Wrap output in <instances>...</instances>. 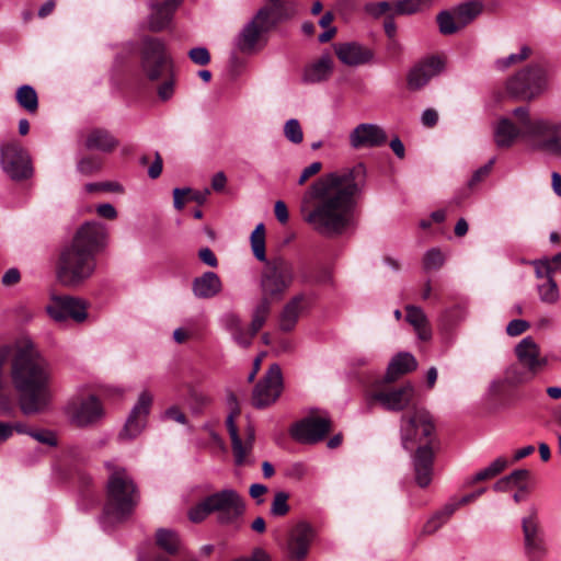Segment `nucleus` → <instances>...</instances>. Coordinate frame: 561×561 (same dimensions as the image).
I'll return each instance as SVG.
<instances>
[{"label": "nucleus", "instance_id": "obj_1", "mask_svg": "<svg viewBox=\"0 0 561 561\" xmlns=\"http://www.w3.org/2000/svg\"><path fill=\"white\" fill-rule=\"evenodd\" d=\"M365 185L363 163L319 176L304 193V220L321 236H341L354 222L357 198Z\"/></svg>", "mask_w": 561, "mask_h": 561}, {"label": "nucleus", "instance_id": "obj_2", "mask_svg": "<svg viewBox=\"0 0 561 561\" xmlns=\"http://www.w3.org/2000/svg\"><path fill=\"white\" fill-rule=\"evenodd\" d=\"M515 123L501 117L494 126V141L499 148H511L522 138L530 150L561 159V121L533 117L528 106L512 111Z\"/></svg>", "mask_w": 561, "mask_h": 561}, {"label": "nucleus", "instance_id": "obj_3", "mask_svg": "<svg viewBox=\"0 0 561 561\" xmlns=\"http://www.w3.org/2000/svg\"><path fill=\"white\" fill-rule=\"evenodd\" d=\"M11 377L24 414H36L48 407L51 398L48 364L33 343L26 342L18 348Z\"/></svg>", "mask_w": 561, "mask_h": 561}, {"label": "nucleus", "instance_id": "obj_4", "mask_svg": "<svg viewBox=\"0 0 561 561\" xmlns=\"http://www.w3.org/2000/svg\"><path fill=\"white\" fill-rule=\"evenodd\" d=\"M105 240L106 229L101 222H84L60 253L57 266L59 282L76 287L89 279L96 270V253Z\"/></svg>", "mask_w": 561, "mask_h": 561}, {"label": "nucleus", "instance_id": "obj_5", "mask_svg": "<svg viewBox=\"0 0 561 561\" xmlns=\"http://www.w3.org/2000/svg\"><path fill=\"white\" fill-rule=\"evenodd\" d=\"M251 249L254 257L264 262L260 275L262 298L268 301L283 299L294 283V267L291 263L283 256L266 259L265 229L262 222L252 231Z\"/></svg>", "mask_w": 561, "mask_h": 561}, {"label": "nucleus", "instance_id": "obj_6", "mask_svg": "<svg viewBox=\"0 0 561 561\" xmlns=\"http://www.w3.org/2000/svg\"><path fill=\"white\" fill-rule=\"evenodd\" d=\"M108 470L107 500L100 523L107 530L129 517L139 501V494L127 470L112 461L105 462Z\"/></svg>", "mask_w": 561, "mask_h": 561}, {"label": "nucleus", "instance_id": "obj_7", "mask_svg": "<svg viewBox=\"0 0 561 561\" xmlns=\"http://www.w3.org/2000/svg\"><path fill=\"white\" fill-rule=\"evenodd\" d=\"M245 505L242 496L232 488L216 491L188 511V518L193 523H201L209 515H215L218 524L231 525L244 513Z\"/></svg>", "mask_w": 561, "mask_h": 561}, {"label": "nucleus", "instance_id": "obj_8", "mask_svg": "<svg viewBox=\"0 0 561 561\" xmlns=\"http://www.w3.org/2000/svg\"><path fill=\"white\" fill-rule=\"evenodd\" d=\"M435 424L431 413L424 408H413L400 419V440L403 449L412 451L419 446L433 445Z\"/></svg>", "mask_w": 561, "mask_h": 561}, {"label": "nucleus", "instance_id": "obj_9", "mask_svg": "<svg viewBox=\"0 0 561 561\" xmlns=\"http://www.w3.org/2000/svg\"><path fill=\"white\" fill-rule=\"evenodd\" d=\"M274 13V8L263 7L243 25L234 38V47L239 53L252 55L266 45L265 35L276 24Z\"/></svg>", "mask_w": 561, "mask_h": 561}, {"label": "nucleus", "instance_id": "obj_10", "mask_svg": "<svg viewBox=\"0 0 561 561\" xmlns=\"http://www.w3.org/2000/svg\"><path fill=\"white\" fill-rule=\"evenodd\" d=\"M228 403L231 408V411L226 419V426L231 439V448L234 462L237 466L252 465L254 463V459L252 458V450L255 440V428L253 424L248 421L243 428L242 435H240L234 422V419L240 413L234 394L229 396Z\"/></svg>", "mask_w": 561, "mask_h": 561}, {"label": "nucleus", "instance_id": "obj_11", "mask_svg": "<svg viewBox=\"0 0 561 561\" xmlns=\"http://www.w3.org/2000/svg\"><path fill=\"white\" fill-rule=\"evenodd\" d=\"M548 87L546 71L539 65H529L506 82V89L513 96L530 101L542 94Z\"/></svg>", "mask_w": 561, "mask_h": 561}, {"label": "nucleus", "instance_id": "obj_12", "mask_svg": "<svg viewBox=\"0 0 561 561\" xmlns=\"http://www.w3.org/2000/svg\"><path fill=\"white\" fill-rule=\"evenodd\" d=\"M0 168L5 176L14 182L27 181L35 172L31 154L15 141L1 145Z\"/></svg>", "mask_w": 561, "mask_h": 561}, {"label": "nucleus", "instance_id": "obj_13", "mask_svg": "<svg viewBox=\"0 0 561 561\" xmlns=\"http://www.w3.org/2000/svg\"><path fill=\"white\" fill-rule=\"evenodd\" d=\"M518 364L524 371H511L514 382L523 383L535 378L548 365V358L541 355L540 346L531 336L522 339L514 347Z\"/></svg>", "mask_w": 561, "mask_h": 561}, {"label": "nucleus", "instance_id": "obj_14", "mask_svg": "<svg viewBox=\"0 0 561 561\" xmlns=\"http://www.w3.org/2000/svg\"><path fill=\"white\" fill-rule=\"evenodd\" d=\"M140 68L151 81L158 80L164 67L171 61L162 38L144 36L139 43Z\"/></svg>", "mask_w": 561, "mask_h": 561}, {"label": "nucleus", "instance_id": "obj_15", "mask_svg": "<svg viewBox=\"0 0 561 561\" xmlns=\"http://www.w3.org/2000/svg\"><path fill=\"white\" fill-rule=\"evenodd\" d=\"M414 393V387L410 382L400 387L380 385L369 392L368 401L378 403L386 411L400 412L411 404Z\"/></svg>", "mask_w": 561, "mask_h": 561}, {"label": "nucleus", "instance_id": "obj_16", "mask_svg": "<svg viewBox=\"0 0 561 561\" xmlns=\"http://www.w3.org/2000/svg\"><path fill=\"white\" fill-rule=\"evenodd\" d=\"M65 412L69 421L78 427L90 426L103 416L102 404L92 394L71 399L67 403Z\"/></svg>", "mask_w": 561, "mask_h": 561}, {"label": "nucleus", "instance_id": "obj_17", "mask_svg": "<svg viewBox=\"0 0 561 561\" xmlns=\"http://www.w3.org/2000/svg\"><path fill=\"white\" fill-rule=\"evenodd\" d=\"M152 401L153 396L148 390H144L139 393L138 400L134 404L126 423L118 435L119 439L133 440L141 434L146 427Z\"/></svg>", "mask_w": 561, "mask_h": 561}, {"label": "nucleus", "instance_id": "obj_18", "mask_svg": "<svg viewBox=\"0 0 561 561\" xmlns=\"http://www.w3.org/2000/svg\"><path fill=\"white\" fill-rule=\"evenodd\" d=\"M49 317L56 322L67 319L81 323L88 318L87 305L83 300L71 296H55L46 306Z\"/></svg>", "mask_w": 561, "mask_h": 561}, {"label": "nucleus", "instance_id": "obj_19", "mask_svg": "<svg viewBox=\"0 0 561 561\" xmlns=\"http://www.w3.org/2000/svg\"><path fill=\"white\" fill-rule=\"evenodd\" d=\"M282 387L283 376L280 367L277 364H273L253 390V405L261 409L274 403L280 394Z\"/></svg>", "mask_w": 561, "mask_h": 561}, {"label": "nucleus", "instance_id": "obj_20", "mask_svg": "<svg viewBox=\"0 0 561 561\" xmlns=\"http://www.w3.org/2000/svg\"><path fill=\"white\" fill-rule=\"evenodd\" d=\"M331 421L324 416H306L295 423L290 430L291 437L301 444L321 442L330 432Z\"/></svg>", "mask_w": 561, "mask_h": 561}, {"label": "nucleus", "instance_id": "obj_21", "mask_svg": "<svg viewBox=\"0 0 561 561\" xmlns=\"http://www.w3.org/2000/svg\"><path fill=\"white\" fill-rule=\"evenodd\" d=\"M522 526L526 553L531 561H539L546 554V543L536 513L525 516Z\"/></svg>", "mask_w": 561, "mask_h": 561}, {"label": "nucleus", "instance_id": "obj_22", "mask_svg": "<svg viewBox=\"0 0 561 561\" xmlns=\"http://www.w3.org/2000/svg\"><path fill=\"white\" fill-rule=\"evenodd\" d=\"M444 70V61L437 56H431L415 64L408 72L407 83L412 91L424 88L434 77Z\"/></svg>", "mask_w": 561, "mask_h": 561}, {"label": "nucleus", "instance_id": "obj_23", "mask_svg": "<svg viewBox=\"0 0 561 561\" xmlns=\"http://www.w3.org/2000/svg\"><path fill=\"white\" fill-rule=\"evenodd\" d=\"M316 537L314 528L305 522L298 523L290 531L287 540V552L291 560L304 561Z\"/></svg>", "mask_w": 561, "mask_h": 561}, {"label": "nucleus", "instance_id": "obj_24", "mask_svg": "<svg viewBox=\"0 0 561 561\" xmlns=\"http://www.w3.org/2000/svg\"><path fill=\"white\" fill-rule=\"evenodd\" d=\"M350 146L355 149L376 148L387 141V134L377 124H358L348 135Z\"/></svg>", "mask_w": 561, "mask_h": 561}, {"label": "nucleus", "instance_id": "obj_25", "mask_svg": "<svg viewBox=\"0 0 561 561\" xmlns=\"http://www.w3.org/2000/svg\"><path fill=\"white\" fill-rule=\"evenodd\" d=\"M414 449L415 451L412 454L414 480L420 488H426L433 479L435 458L433 445L426 442L425 445Z\"/></svg>", "mask_w": 561, "mask_h": 561}, {"label": "nucleus", "instance_id": "obj_26", "mask_svg": "<svg viewBox=\"0 0 561 561\" xmlns=\"http://www.w3.org/2000/svg\"><path fill=\"white\" fill-rule=\"evenodd\" d=\"M333 47L339 60L348 67L369 64L374 59V51L357 42L336 43Z\"/></svg>", "mask_w": 561, "mask_h": 561}, {"label": "nucleus", "instance_id": "obj_27", "mask_svg": "<svg viewBox=\"0 0 561 561\" xmlns=\"http://www.w3.org/2000/svg\"><path fill=\"white\" fill-rule=\"evenodd\" d=\"M310 304L309 297L305 293H299L291 297L283 307L279 316V329L289 332L296 327L301 312Z\"/></svg>", "mask_w": 561, "mask_h": 561}, {"label": "nucleus", "instance_id": "obj_28", "mask_svg": "<svg viewBox=\"0 0 561 561\" xmlns=\"http://www.w3.org/2000/svg\"><path fill=\"white\" fill-rule=\"evenodd\" d=\"M333 71V59L329 54L321 55L317 60L305 67L302 82L314 84L327 81Z\"/></svg>", "mask_w": 561, "mask_h": 561}, {"label": "nucleus", "instance_id": "obj_29", "mask_svg": "<svg viewBox=\"0 0 561 561\" xmlns=\"http://www.w3.org/2000/svg\"><path fill=\"white\" fill-rule=\"evenodd\" d=\"M416 367L417 362L411 353H399L390 360L385 379L388 382H392L400 376L416 369Z\"/></svg>", "mask_w": 561, "mask_h": 561}, {"label": "nucleus", "instance_id": "obj_30", "mask_svg": "<svg viewBox=\"0 0 561 561\" xmlns=\"http://www.w3.org/2000/svg\"><path fill=\"white\" fill-rule=\"evenodd\" d=\"M221 290V280L214 272H205L193 282V293L197 298H211Z\"/></svg>", "mask_w": 561, "mask_h": 561}, {"label": "nucleus", "instance_id": "obj_31", "mask_svg": "<svg viewBox=\"0 0 561 561\" xmlns=\"http://www.w3.org/2000/svg\"><path fill=\"white\" fill-rule=\"evenodd\" d=\"M118 146V140L105 129H93L85 139V147L90 150L111 152Z\"/></svg>", "mask_w": 561, "mask_h": 561}, {"label": "nucleus", "instance_id": "obj_32", "mask_svg": "<svg viewBox=\"0 0 561 561\" xmlns=\"http://www.w3.org/2000/svg\"><path fill=\"white\" fill-rule=\"evenodd\" d=\"M156 543L161 550L170 556L182 554L184 551V546L180 536L171 529H158L156 533Z\"/></svg>", "mask_w": 561, "mask_h": 561}, {"label": "nucleus", "instance_id": "obj_33", "mask_svg": "<svg viewBox=\"0 0 561 561\" xmlns=\"http://www.w3.org/2000/svg\"><path fill=\"white\" fill-rule=\"evenodd\" d=\"M483 10V3L479 0H471L458 4L454 11L459 25L465 27L471 23Z\"/></svg>", "mask_w": 561, "mask_h": 561}, {"label": "nucleus", "instance_id": "obj_34", "mask_svg": "<svg viewBox=\"0 0 561 561\" xmlns=\"http://www.w3.org/2000/svg\"><path fill=\"white\" fill-rule=\"evenodd\" d=\"M434 0H396L393 11L397 15H411L430 8Z\"/></svg>", "mask_w": 561, "mask_h": 561}, {"label": "nucleus", "instance_id": "obj_35", "mask_svg": "<svg viewBox=\"0 0 561 561\" xmlns=\"http://www.w3.org/2000/svg\"><path fill=\"white\" fill-rule=\"evenodd\" d=\"M171 19L170 10H164L157 3L152 4V13L148 19V28L152 32H160L169 25Z\"/></svg>", "mask_w": 561, "mask_h": 561}, {"label": "nucleus", "instance_id": "obj_36", "mask_svg": "<svg viewBox=\"0 0 561 561\" xmlns=\"http://www.w3.org/2000/svg\"><path fill=\"white\" fill-rule=\"evenodd\" d=\"M16 101L21 107L34 113L38 107L37 93L31 85H22L16 91Z\"/></svg>", "mask_w": 561, "mask_h": 561}, {"label": "nucleus", "instance_id": "obj_37", "mask_svg": "<svg viewBox=\"0 0 561 561\" xmlns=\"http://www.w3.org/2000/svg\"><path fill=\"white\" fill-rule=\"evenodd\" d=\"M271 311V304L268 300L261 298L257 306L254 308L252 313V321L250 324L251 335H256V333L264 325L268 314Z\"/></svg>", "mask_w": 561, "mask_h": 561}, {"label": "nucleus", "instance_id": "obj_38", "mask_svg": "<svg viewBox=\"0 0 561 561\" xmlns=\"http://www.w3.org/2000/svg\"><path fill=\"white\" fill-rule=\"evenodd\" d=\"M507 467V460L497 457L488 467L478 471L469 481L470 484L491 479L501 473Z\"/></svg>", "mask_w": 561, "mask_h": 561}, {"label": "nucleus", "instance_id": "obj_39", "mask_svg": "<svg viewBox=\"0 0 561 561\" xmlns=\"http://www.w3.org/2000/svg\"><path fill=\"white\" fill-rule=\"evenodd\" d=\"M531 55V48L524 45L519 48L518 53H513L506 57L499 58L495 60V68L497 70H505L513 65L520 64Z\"/></svg>", "mask_w": 561, "mask_h": 561}, {"label": "nucleus", "instance_id": "obj_40", "mask_svg": "<svg viewBox=\"0 0 561 561\" xmlns=\"http://www.w3.org/2000/svg\"><path fill=\"white\" fill-rule=\"evenodd\" d=\"M436 20L439 27V32L444 35L454 34L461 28L456 19L455 11L453 13H450L449 11H442L437 14Z\"/></svg>", "mask_w": 561, "mask_h": 561}, {"label": "nucleus", "instance_id": "obj_41", "mask_svg": "<svg viewBox=\"0 0 561 561\" xmlns=\"http://www.w3.org/2000/svg\"><path fill=\"white\" fill-rule=\"evenodd\" d=\"M288 499L287 492H276L270 508L271 515L275 517L285 516L289 512Z\"/></svg>", "mask_w": 561, "mask_h": 561}, {"label": "nucleus", "instance_id": "obj_42", "mask_svg": "<svg viewBox=\"0 0 561 561\" xmlns=\"http://www.w3.org/2000/svg\"><path fill=\"white\" fill-rule=\"evenodd\" d=\"M538 293L541 301L546 304H554L559 299L558 286L552 277H549L547 282L538 286Z\"/></svg>", "mask_w": 561, "mask_h": 561}, {"label": "nucleus", "instance_id": "obj_43", "mask_svg": "<svg viewBox=\"0 0 561 561\" xmlns=\"http://www.w3.org/2000/svg\"><path fill=\"white\" fill-rule=\"evenodd\" d=\"M445 263V256L439 249L433 248L426 251L423 259L425 271H436Z\"/></svg>", "mask_w": 561, "mask_h": 561}, {"label": "nucleus", "instance_id": "obj_44", "mask_svg": "<svg viewBox=\"0 0 561 561\" xmlns=\"http://www.w3.org/2000/svg\"><path fill=\"white\" fill-rule=\"evenodd\" d=\"M284 135L286 139L295 145H298L304 139V133L300 123L296 118L288 119L284 125Z\"/></svg>", "mask_w": 561, "mask_h": 561}, {"label": "nucleus", "instance_id": "obj_45", "mask_svg": "<svg viewBox=\"0 0 561 561\" xmlns=\"http://www.w3.org/2000/svg\"><path fill=\"white\" fill-rule=\"evenodd\" d=\"M190 407L193 413H201L210 403V398L199 391L191 390L188 394Z\"/></svg>", "mask_w": 561, "mask_h": 561}, {"label": "nucleus", "instance_id": "obj_46", "mask_svg": "<svg viewBox=\"0 0 561 561\" xmlns=\"http://www.w3.org/2000/svg\"><path fill=\"white\" fill-rule=\"evenodd\" d=\"M101 169V161L95 157H85L78 161L77 171L83 175H91Z\"/></svg>", "mask_w": 561, "mask_h": 561}, {"label": "nucleus", "instance_id": "obj_47", "mask_svg": "<svg viewBox=\"0 0 561 561\" xmlns=\"http://www.w3.org/2000/svg\"><path fill=\"white\" fill-rule=\"evenodd\" d=\"M407 321L413 328L420 327L428 322L423 310L414 306L407 307Z\"/></svg>", "mask_w": 561, "mask_h": 561}, {"label": "nucleus", "instance_id": "obj_48", "mask_svg": "<svg viewBox=\"0 0 561 561\" xmlns=\"http://www.w3.org/2000/svg\"><path fill=\"white\" fill-rule=\"evenodd\" d=\"M231 334L232 340L241 347L248 348L252 344V340L255 335H251V331H245L242 325L238 328V331H233Z\"/></svg>", "mask_w": 561, "mask_h": 561}, {"label": "nucleus", "instance_id": "obj_49", "mask_svg": "<svg viewBox=\"0 0 561 561\" xmlns=\"http://www.w3.org/2000/svg\"><path fill=\"white\" fill-rule=\"evenodd\" d=\"M190 59L199 66H205L210 61V55L206 47H195L188 51Z\"/></svg>", "mask_w": 561, "mask_h": 561}, {"label": "nucleus", "instance_id": "obj_50", "mask_svg": "<svg viewBox=\"0 0 561 561\" xmlns=\"http://www.w3.org/2000/svg\"><path fill=\"white\" fill-rule=\"evenodd\" d=\"M220 324L226 331L232 333L236 330L238 331V328L242 325V322L240 317L236 313L227 312L220 318Z\"/></svg>", "mask_w": 561, "mask_h": 561}, {"label": "nucleus", "instance_id": "obj_51", "mask_svg": "<svg viewBox=\"0 0 561 561\" xmlns=\"http://www.w3.org/2000/svg\"><path fill=\"white\" fill-rule=\"evenodd\" d=\"M530 324L526 320L514 319L508 322L506 333L510 336H518L529 329Z\"/></svg>", "mask_w": 561, "mask_h": 561}, {"label": "nucleus", "instance_id": "obj_52", "mask_svg": "<svg viewBox=\"0 0 561 561\" xmlns=\"http://www.w3.org/2000/svg\"><path fill=\"white\" fill-rule=\"evenodd\" d=\"M30 436L37 442L48 445V446H56L57 445V437L51 431L42 430V431H32L30 432Z\"/></svg>", "mask_w": 561, "mask_h": 561}, {"label": "nucleus", "instance_id": "obj_53", "mask_svg": "<svg viewBox=\"0 0 561 561\" xmlns=\"http://www.w3.org/2000/svg\"><path fill=\"white\" fill-rule=\"evenodd\" d=\"M194 333H195L194 324L192 322H188L184 327H180V328L174 330V332H173V340L176 343L182 344L187 339L193 336Z\"/></svg>", "mask_w": 561, "mask_h": 561}, {"label": "nucleus", "instance_id": "obj_54", "mask_svg": "<svg viewBox=\"0 0 561 561\" xmlns=\"http://www.w3.org/2000/svg\"><path fill=\"white\" fill-rule=\"evenodd\" d=\"M494 162H495V158H492L489 160V162L485 165L479 168L473 173L472 178L470 179L469 186H473L477 183H479L480 181H482V179H484L490 173Z\"/></svg>", "mask_w": 561, "mask_h": 561}, {"label": "nucleus", "instance_id": "obj_55", "mask_svg": "<svg viewBox=\"0 0 561 561\" xmlns=\"http://www.w3.org/2000/svg\"><path fill=\"white\" fill-rule=\"evenodd\" d=\"M446 520L440 517L437 513H435L424 525L423 533L424 534H434L437 531Z\"/></svg>", "mask_w": 561, "mask_h": 561}, {"label": "nucleus", "instance_id": "obj_56", "mask_svg": "<svg viewBox=\"0 0 561 561\" xmlns=\"http://www.w3.org/2000/svg\"><path fill=\"white\" fill-rule=\"evenodd\" d=\"M461 506L462 505L459 503V499H451L442 507V510L436 513L447 522L448 518Z\"/></svg>", "mask_w": 561, "mask_h": 561}, {"label": "nucleus", "instance_id": "obj_57", "mask_svg": "<svg viewBox=\"0 0 561 561\" xmlns=\"http://www.w3.org/2000/svg\"><path fill=\"white\" fill-rule=\"evenodd\" d=\"M322 169V163L319 161L312 162L308 167H306L298 179V184L302 185L309 178L319 173Z\"/></svg>", "mask_w": 561, "mask_h": 561}, {"label": "nucleus", "instance_id": "obj_58", "mask_svg": "<svg viewBox=\"0 0 561 561\" xmlns=\"http://www.w3.org/2000/svg\"><path fill=\"white\" fill-rule=\"evenodd\" d=\"M174 93V80L169 79L158 88V95L162 101H168Z\"/></svg>", "mask_w": 561, "mask_h": 561}, {"label": "nucleus", "instance_id": "obj_59", "mask_svg": "<svg viewBox=\"0 0 561 561\" xmlns=\"http://www.w3.org/2000/svg\"><path fill=\"white\" fill-rule=\"evenodd\" d=\"M198 256L203 263L210 267H216L218 261L214 254V252L209 248H203L198 252Z\"/></svg>", "mask_w": 561, "mask_h": 561}, {"label": "nucleus", "instance_id": "obj_60", "mask_svg": "<svg viewBox=\"0 0 561 561\" xmlns=\"http://www.w3.org/2000/svg\"><path fill=\"white\" fill-rule=\"evenodd\" d=\"M535 272L538 278L551 277L553 271L552 265L549 262H535Z\"/></svg>", "mask_w": 561, "mask_h": 561}, {"label": "nucleus", "instance_id": "obj_61", "mask_svg": "<svg viewBox=\"0 0 561 561\" xmlns=\"http://www.w3.org/2000/svg\"><path fill=\"white\" fill-rule=\"evenodd\" d=\"M391 10H393V2L381 1V2H378V3H376V4H374L371 7L370 13L375 18H379L382 14H386V13H388Z\"/></svg>", "mask_w": 561, "mask_h": 561}, {"label": "nucleus", "instance_id": "obj_62", "mask_svg": "<svg viewBox=\"0 0 561 561\" xmlns=\"http://www.w3.org/2000/svg\"><path fill=\"white\" fill-rule=\"evenodd\" d=\"M274 211L277 220L280 224H286L289 219L288 209L283 201H277L274 206Z\"/></svg>", "mask_w": 561, "mask_h": 561}, {"label": "nucleus", "instance_id": "obj_63", "mask_svg": "<svg viewBox=\"0 0 561 561\" xmlns=\"http://www.w3.org/2000/svg\"><path fill=\"white\" fill-rule=\"evenodd\" d=\"M164 416L167 419L174 420L175 422L180 424H186L187 420L184 413L178 408V407H170L165 410Z\"/></svg>", "mask_w": 561, "mask_h": 561}, {"label": "nucleus", "instance_id": "obj_64", "mask_svg": "<svg viewBox=\"0 0 561 561\" xmlns=\"http://www.w3.org/2000/svg\"><path fill=\"white\" fill-rule=\"evenodd\" d=\"M96 211L101 217L106 219H115L117 217V211L115 207L108 203L100 204L96 207Z\"/></svg>", "mask_w": 561, "mask_h": 561}]
</instances>
